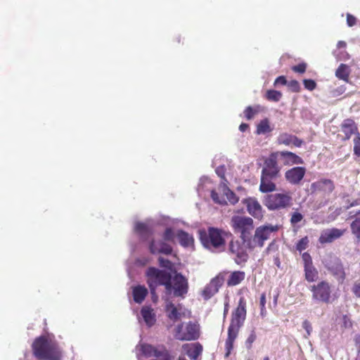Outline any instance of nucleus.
Masks as SVG:
<instances>
[{"label": "nucleus", "instance_id": "nucleus-49", "mask_svg": "<svg viewBox=\"0 0 360 360\" xmlns=\"http://www.w3.org/2000/svg\"><path fill=\"white\" fill-rule=\"evenodd\" d=\"M356 18L351 14L347 15V23L349 27H352L356 24Z\"/></svg>", "mask_w": 360, "mask_h": 360}, {"label": "nucleus", "instance_id": "nucleus-53", "mask_svg": "<svg viewBox=\"0 0 360 360\" xmlns=\"http://www.w3.org/2000/svg\"><path fill=\"white\" fill-rule=\"evenodd\" d=\"M302 143V140L299 139L295 136H293L291 144H293L294 146H295L297 147H300Z\"/></svg>", "mask_w": 360, "mask_h": 360}, {"label": "nucleus", "instance_id": "nucleus-51", "mask_svg": "<svg viewBox=\"0 0 360 360\" xmlns=\"http://www.w3.org/2000/svg\"><path fill=\"white\" fill-rule=\"evenodd\" d=\"M211 197L215 202L219 203V204H223V202H224L223 200H221L219 198L218 193L217 192H215L214 191H212L211 192Z\"/></svg>", "mask_w": 360, "mask_h": 360}, {"label": "nucleus", "instance_id": "nucleus-58", "mask_svg": "<svg viewBox=\"0 0 360 360\" xmlns=\"http://www.w3.org/2000/svg\"><path fill=\"white\" fill-rule=\"evenodd\" d=\"M248 127V124H245V123H243L240 125L239 127V129L241 131H245Z\"/></svg>", "mask_w": 360, "mask_h": 360}, {"label": "nucleus", "instance_id": "nucleus-43", "mask_svg": "<svg viewBox=\"0 0 360 360\" xmlns=\"http://www.w3.org/2000/svg\"><path fill=\"white\" fill-rule=\"evenodd\" d=\"M302 257L304 261V267L312 265L311 257L309 255V254H308L307 252H304L302 254Z\"/></svg>", "mask_w": 360, "mask_h": 360}, {"label": "nucleus", "instance_id": "nucleus-44", "mask_svg": "<svg viewBox=\"0 0 360 360\" xmlns=\"http://www.w3.org/2000/svg\"><path fill=\"white\" fill-rule=\"evenodd\" d=\"M302 327L307 332V335L305 337L307 338V336H309L312 331V327L309 321L307 320L304 321L302 323Z\"/></svg>", "mask_w": 360, "mask_h": 360}, {"label": "nucleus", "instance_id": "nucleus-52", "mask_svg": "<svg viewBox=\"0 0 360 360\" xmlns=\"http://www.w3.org/2000/svg\"><path fill=\"white\" fill-rule=\"evenodd\" d=\"M278 84H282V85L287 84L286 79L283 76H280V77H277L274 82V85L276 86Z\"/></svg>", "mask_w": 360, "mask_h": 360}, {"label": "nucleus", "instance_id": "nucleus-62", "mask_svg": "<svg viewBox=\"0 0 360 360\" xmlns=\"http://www.w3.org/2000/svg\"><path fill=\"white\" fill-rule=\"evenodd\" d=\"M216 172H217V173L219 175H220V174H219V168H218V169H217Z\"/></svg>", "mask_w": 360, "mask_h": 360}, {"label": "nucleus", "instance_id": "nucleus-1", "mask_svg": "<svg viewBox=\"0 0 360 360\" xmlns=\"http://www.w3.org/2000/svg\"><path fill=\"white\" fill-rule=\"evenodd\" d=\"M246 316V302L244 297H240L237 308L233 311L230 326L228 328V338L226 340V356H229L233 349V342L238 336Z\"/></svg>", "mask_w": 360, "mask_h": 360}, {"label": "nucleus", "instance_id": "nucleus-54", "mask_svg": "<svg viewBox=\"0 0 360 360\" xmlns=\"http://www.w3.org/2000/svg\"><path fill=\"white\" fill-rule=\"evenodd\" d=\"M266 304V295L262 293L260 297V306L262 311L264 309Z\"/></svg>", "mask_w": 360, "mask_h": 360}, {"label": "nucleus", "instance_id": "nucleus-36", "mask_svg": "<svg viewBox=\"0 0 360 360\" xmlns=\"http://www.w3.org/2000/svg\"><path fill=\"white\" fill-rule=\"evenodd\" d=\"M259 106L251 107L248 106L244 111L245 116L248 120H251L254 116L259 112Z\"/></svg>", "mask_w": 360, "mask_h": 360}, {"label": "nucleus", "instance_id": "nucleus-40", "mask_svg": "<svg viewBox=\"0 0 360 360\" xmlns=\"http://www.w3.org/2000/svg\"><path fill=\"white\" fill-rule=\"evenodd\" d=\"M354 154L357 156H360V136L358 134V136L354 139Z\"/></svg>", "mask_w": 360, "mask_h": 360}, {"label": "nucleus", "instance_id": "nucleus-27", "mask_svg": "<svg viewBox=\"0 0 360 360\" xmlns=\"http://www.w3.org/2000/svg\"><path fill=\"white\" fill-rule=\"evenodd\" d=\"M166 310L168 317L173 321H177L181 319V313L178 311L177 308L172 302H168L166 305Z\"/></svg>", "mask_w": 360, "mask_h": 360}, {"label": "nucleus", "instance_id": "nucleus-35", "mask_svg": "<svg viewBox=\"0 0 360 360\" xmlns=\"http://www.w3.org/2000/svg\"><path fill=\"white\" fill-rule=\"evenodd\" d=\"M223 191L226 196L227 200L231 204H236L238 201V198L236 197V194L232 192L229 188H227L225 185H223Z\"/></svg>", "mask_w": 360, "mask_h": 360}, {"label": "nucleus", "instance_id": "nucleus-47", "mask_svg": "<svg viewBox=\"0 0 360 360\" xmlns=\"http://www.w3.org/2000/svg\"><path fill=\"white\" fill-rule=\"evenodd\" d=\"M256 340V334L252 331L246 340V345L248 348H250L252 342Z\"/></svg>", "mask_w": 360, "mask_h": 360}, {"label": "nucleus", "instance_id": "nucleus-22", "mask_svg": "<svg viewBox=\"0 0 360 360\" xmlns=\"http://www.w3.org/2000/svg\"><path fill=\"white\" fill-rule=\"evenodd\" d=\"M342 131L345 134L346 139H349L357 131L355 122L350 119L345 120L342 124Z\"/></svg>", "mask_w": 360, "mask_h": 360}, {"label": "nucleus", "instance_id": "nucleus-55", "mask_svg": "<svg viewBox=\"0 0 360 360\" xmlns=\"http://www.w3.org/2000/svg\"><path fill=\"white\" fill-rule=\"evenodd\" d=\"M336 274L340 279L343 280L345 278V273L342 271V268L341 266L338 268Z\"/></svg>", "mask_w": 360, "mask_h": 360}, {"label": "nucleus", "instance_id": "nucleus-29", "mask_svg": "<svg viewBox=\"0 0 360 360\" xmlns=\"http://www.w3.org/2000/svg\"><path fill=\"white\" fill-rule=\"evenodd\" d=\"M177 237L181 245L184 247H188L193 244V237L183 231L178 232Z\"/></svg>", "mask_w": 360, "mask_h": 360}, {"label": "nucleus", "instance_id": "nucleus-14", "mask_svg": "<svg viewBox=\"0 0 360 360\" xmlns=\"http://www.w3.org/2000/svg\"><path fill=\"white\" fill-rule=\"evenodd\" d=\"M346 232V229L337 228L326 229L321 231L319 241L321 244L331 243L341 238Z\"/></svg>", "mask_w": 360, "mask_h": 360}, {"label": "nucleus", "instance_id": "nucleus-63", "mask_svg": "<svg viewBox=\"0 0 360 360\" xmlns=\"http://www.w3.org/2000/svg\"><path fill=\"white\" fill-rule=\"evenodd\" d=\"M264 360H269V357L268 356H266Z\"/></svg>", "mask_w": 360, "mask_h": 360}, {"label": "nucleus", "instance_id": "nucleus-7", "mask_svg": "<svg viewBox=\"0 0 360 360\" xmlns=\"http://www.w3.org/2000/svg\"><path fill=\"white\" fill-rule=\"evenodd\" d=\"M200 336L199 326L189 321L176 326L174 337L179 340H195Z\"/></svg>", "mask_w": 360, "mask_h": 360}, {"label": "nucleus", "instance_id": "nucleus-18", "mask_svg": "<svg viewBox=\"0 0 360 360\" xmlns=\"http://www.w3.org/2000/svg\"><path fill=\"white\" fill-rule=\"evenodd\" d=\"M150 250L153 254L169 255L172 252V249L170 245L164 242L153 240L150 244Z\"/></svg>", "mask_w": 360, "mask_h": 360}, {"label": "nucleus", "instance_id": "nucleus-57", "mask_svg": "<svg viewBox=\"0 0 360 360\" xmlns=\"http://www.w3.org/2000/svg\"><path fill=\"white\" fill-rule=\"evenodd\" d=\"M347 44L344 41H339L337 44V47L338 49L345 48Z\"/></svg>", "mask_w": 360, "mask_h": 360}, {"label": "nucleus", "instance_id": "nucleus-25", "mask_svg": "<svg viewBox=\"0 0 360 360\" xmlns=\"http://www.w3.org/2000/svg\"><path fill=\"white\" fill-rule=\"evenodd\" d=\"M136 350L139 352H140L142 355L147 357H155L156 354H158L160 352V350L157 349L153 346L146 344H142L140 345L139 346H137Z\"/></svg>", "mask_w": 360, "mask_h": 360}, {"label": "nucleus", "instance_id": "nucleus-19", "mask_svg": "<svg viewBox=\"0 0 360 360\" xmlns=\"http://www.w3.org/2000/svg\"><path fill=\"white\" fill-rule=\"evenodd\" d=\"M248 212L255 218H259L262 214V207L259 203L253 198L245 200Z\"/></svg>", "mask_w": 360, "mask_h": 360}, {"label": "nucleus", "instance_id": "nucleus-15", "mask_svg": "<svg viewBox=\"0 0 360 360\" xmlns=\"http://www.w3.org/2000/svg\"><path fill=\"white\" fill-rule=\"evenodd\" d=\"M306 173V169L302 167H295L287 170L285 173V178L288 182L296 185L300 184Z\"/></svg>", "mask_w": 360, "mask_h": 360}, {"label": "nucleus", "instance_id": "nucleus-4", "mask_svg": "<svg viewBox=\"0 0 360 360\" xmlns=\"http://www.w3.org/2000/svg\"><path fill=\"white\" fill-rule=\"evenodd\" d=\"M231 226L236 233H240L244 242H250V236L254 229L253 220L250 217L233 216L231 218Z\"/></svg>", "mask_w": 360, "mask_h": 360}, {"label": "nucleus", "instance_id": "nucleus-2", "mask_svg": "<svg viewBox=\"0 0 360 360\" xmlns=\"http://www.w3.org/2000/svg\"><path fill=\"white\" fill-rule=\"evenodd\" d=\"M34 354L39 359L60 360V352L57 344L44 336L35 340L32 344Z\"/></svg>", "mask_w": 360, "mask_h": 360}, {"label": "nucleus", "instance_id": "nucleus-17", "mask_svg": "<svg viewBox=\"0 0 360 360\" xmlns=\"http://www.w3.org/2000/svg\"><path fill=\"white\" fill-rule=\"evenodd\" d=\"M278 156H280L285 165H301L303 164V160L296 154L288 152L281 151L277 152Z\"/></svg>", "mask_w": 360, "mask_h": 360}, {"label": "nucleus", "instance_id": "nucleus-37", "mask_svg": "<svg viewBox=\"0 0 360 360\" xmlns=\"http://www.w3.org/2000/svg\"><path fill=\"white\" fill-rule=\"evenodd\" d=\"M293 135H290L288 134H282L278 138V141L281 144H284L285 146H290L292 143Z\"/></svg>", "mask_w": 360, "mask_h": 360}, {"label": "nucleus", "instance_id": "nucleus-60", "mask_svg": "<svg viewBox=\"0 0 360 360\" xmlns=\"http://www.w3.org/2000/svg\"><path fill=\"white\" fill-rule=\"evenodd\" d=\"M355 340L357 343H360V335H356L355 337Z\"/></svg>", "mask_w": 360, "mask_h": 360}, {"label": "nucleus", "instance_id": "nucleus-5", "mask_svg": "<svg viewBox=\"0 0 360 360\" xmlns=\"http://www.w3.org/2000/svg\"><path fill=\"white\" fill-rule=\"evenodd\" d=\"M166 291L167 293H172L175 297L184 298L188 291L187 278L179 273H176L173 277L170 276V281L167 285Z\"/></svg>", "mask_w": 360, "mask_h": 360}, {"label": "nucleus", "instance_id": "nucleus-59", "mask_svg": "<svg viewBox=\"0 0 360 360\" xmlns=\"http://www.w3.org/2000/svg\"><path fill=\"white\" fill-rule=\"evenodd\" d=\"M227 312H228V304H226L225 305V308H224V316H226Z\"/></svg>", "mask_w": 360, "mask_h": 360}, {"label": "nucleus", "instance_id": "nucleus-30", "mask_svg": "<svg viewBox=\"0 0 360 360\" xmlns=\"http://www.w3.org/2000/svg\"><path fill=\"white\" fill-rule=\"evenodd\" d=\"M272 131L268 119L262 120L257 127L256 133L257 134H265Z\"/></svg>", "mask_w": 360, "mask_h": 360}, {"label": "nucleus", "instance_id": "nucleus-26", "mask_svg": "<svg viewBox=\"0 0 360 360\" xmlns=\"http://www.w3.org/2000/svg\"><path fill=\"white\" fill-rule=\"evenodd\" d=\"M350 68L348 65L345 64H340L338 69L335 71V76L340 79H342L347 83L349 82V76L350 74Z\"/></svg>", "mask_w": 360, "mask_h": 360}, {"label": "nucleus", "instance_id": "nucleus-9", "mask_svg": "<svg viewBox=\"0 0 360 360\" xmlns=\"http://www.w3.org/2000/svg\"><path fill=\"white\" fill-rule=\"evenodd\" d=\"M278 230L277 226L271 225L261 226L257 228L252 241L248 243V248L252 249L258 245L262 247L264 242L270 238L272 233Z\"/></svg>", "mask_w": 360, "mask_h": 360}, {"label": "nucleus", "instance_id": "nucleus-23", "mask_svg": "<svg viewBox=\"0 0 360 360\" xmlns=\"http://www.w3.org/2000/svg\"><path fill=\"white\" fill-rule=\"evenodd\" d=\"M183 348L186 349V354L192 359H196L202 351V347L199 344H186Z\"/></svg>", "mask_w": 360, "mask_h": 360}, {"label": "nucleus", "instance_id": "nucleus-32", "mask_svg": "<svg viewBox=\"0 0 360 360\" xmlns=\"http://www.w3.org/2000/svg\"><path fill=\"white\" fill-rule=\"evenodd\" d=\"M351 230L356 238H360V212H357V216L351 224Z\"/></svg>", "mask_w": 360, "mask_h": 360}, {"label": "nucleus", "instance_id": "nucleus-11", "mask_svg": "<svg viewBox=\"0 0 360 360\" xmlns=\"http://www.w3.org/2000/svg\"><path fill=\"white\" fill-rule=\"evenodd\" d=\"M247 246L248 247V242L243 240H231L230 242L229 252L234 256V260L238 264L244 263L248 260Z\"/></svg>", "mask_w": 360, "mask_h": 360}, {"label": "nucleus", "instance_id": "nucleus-56", "mask_svg": "<svg viewBox=\"0 0 360 360\" xmlns=\"http://www.w3.org/2000/svg\"><path fill=\"white\" fill-rule=\"evenodd\" d=\"M360 205V198L354 200L349 205V207H354V206H357V205Z\"/></svg>", "mask_w": 360, "mask_h": 360}, {"label": "nucleus", "instance_id": "nucleus-13", "mask_svg": "<svg viewBox=\"0 0 360 360\" xmlns=\"http://www.w3.org/2000/svg\"><path fill=\"white\" fill-rule=\"evenodd\" d=\"M278 156V153H274L264 161V165L262 171V174L276 179L279 176L281 169L276 161Z\"/></svg>", "mask_w": 360, "mask_h": 360}, {"label": "nucleus", "instance_id": "nucleus-24", "mask_svg": "<svg viewBox=\"0 0 360 360\" xmlns=\"http://www.w3.org/2000/svg\"><path fill=\"white\" fill-rule=\"evenodd\" d=\"M132 294L134 302L140 304L148 295V290L143 285H137L133 288Z\"/></svg>", "mask_w": 360, "mask_h": 360}, {"label": "nucleus", "instance_id": "nucleus-50", "mask_svg": "<svg viewBox=\"0 0 360 360\" xmlns=\"http://www.w3.org/2000/svg\"><path fill=\"white\" fill-rule=\"evenodd\" d=\"M353 293L358 297H360V283H355L352 287Z\"/></svg>", "mask_w": 360, "mask_h": 360}, {"label": "nucleus", "instance_id": "nucleus-38", "mask_svg": "<svg viewBox=\"0 0 360 360\" xmlns=\"http://www.w3.org/2000/svg\"><path fill=\"white\" fill-rule=\"evenodd\" d=\"M308 243L309 240L307 237H304L298 241L296 245V248L298 251L302 252V250H304L307 248Z\"/></svg>", "mask_w": 360, "mask_h": 360}, {"label": "nucleus", "instance_id": "nucleus-61", "mask_svg": "<svg viewBox=\"0 0 360 360\" xmlns=\"http://www.w3.org/2000/svg\"><path fill=\"white\" fill-rule=\"evenodd\" d=\"M179 360H186V359L184 357H181V356H180V357L179 358Z\"/></svg>", "mask_w": 360, "mask_h": 360}, {"label": "nucleus", "instance_id": "nucleus-10", "mask_svg": "<svg viewBox=\"0 0 360 360\" xmlns=\"http://www.w3.org/2000/svg\"><path fill=\"white\" fill-rule=\"evenodd\" d=\"M335 189L333 181L328 179H321L311 184V193L325 198L330 195Z\"/></svg>", "mask_w": 360, "mask_h": 360}, {"label": "nucleus", "instance_id": "nucleus-41", "mask_svg": "<svg viewBox=\"0 0 360 360\" xmlns=\"http://www.w3.org/2000/svg\"><path fill=\"white\" fill-rule=\"evenodd\" d=\"M163 238L166 241H172L174 238V233L173 231L169 228L167 229L164 233Z\"/></svg>", "mask_w": 360, "mask_h": 360}, {"label": "nucleus", "instance_id": "nucleus-45", "mask_svg": "<svg viewBox=\"0 0 360 360\" xmlns=\"http://www.w3.org/2000/svg\"><path fill=\"white\" fill-rule=\"evenodd\" d=\"M288 86L294 92H297L300 90V84L296 80H292L288 83Z\"/></svg>", "mask_w": 360, "mask_h": 360}, {"label": "nucleus", "instance_id": "nucleus-64", "mask_svg": "<svg viewBox=\"0 0 360 360\" xmlns=\"http://www.w3.org/2000/svg\"><path fill=\"white\" fill-rule=\"evenodd\" d=\"M271 245H270L268 247L267 250H270V248H271Z\"/></svg>", "mask_w": 360, "mask_h": 360}, {"label": "nucleus", "instance_id": "nucleus-31", "mask_svg": "<svg viewBox=\"0 0 360 360\" xmlns=\"http://www.w3.org/2000/svg\"><path fill=\"white\" fill-rule=\"evenodd\" d=\"M304 271H305V278L309 282H313L315 281L318 278V271L316 269L311 266H308L304 267Z\"/></svg>", "mask_w": 360, "mask_h": 360}, {"label": "nucleus", "instance_id": "nucleus-16", "mask_svg": "<svg viewBox=\"0 0 360 360\" xmlns=\"http://www.w3.org/2000/svg\"><path fill=\"white\" fill-rule=\"evenodd\" d=\"M222 284V280L219 277L212 278L210 282L202 290L201 295L207 300L215 295Z\"/></svg>", "mask_w": 360, "mask_h": 360}, {"label": "nucleus", "instance_id": "nucleus-20", "mask_svg": "<svg viewBox=\"0 0 360 360\" xmlns=\"http://www.w3.org/2000/svg\"><path fill=\"white\" fill-rule=\"evenodd\" d=\"M276 178L262 174L259 190L262 193L271 192L276 190V185L272 180Z\"/></svg>", "mask_w": 360, "mask_h": 360}, {"label": "nucleus", "instance_id": "nucleus-42", "mask_svg": "<svg viewBox=\"0 0 360 360\" xmlns=\"http://www.w3.org/2000/svg\"><path fill=\"white\" fill-rule=\"evenodd\" d=\"M303 82L304 87L308 90L312 91L316 88V82L312 79H304Z\"/></svg>", "mask_w": 360, "mask_h": 360}, {"label": "nucleus", "instance_id": "nucleus-33", "mask_svg": "<svg viewBox=\"0 0 360 360\" xmlns=\"http://www.w3.org/2000/svg\"><path fill=\"white\" fill-rule=\"evenodd\" d=\"M135 231L143 237H145L150 233L149 227L146 224L141 222H137L136 224Z\"/></svg>", "mask_w": 360, "mask_h": 360}, {"label": "nucleus", "instance_id": "nucleus-6", "mask_svg": "<svg viewBox=\"0 0 360 360\" xmlns=\"http://www.w3.org/2000/svg\"><path fill=\"white\" fill-rule=\"evenodd\" d=\"M170 274L165 271L160 270L155 267H150L146 271L147 283L149 285L150 292L155 294V288L158 285H165V289L167 285L170 281Z\"/></svg>", "mask_w": 360, "mask_h": 360}, {"label": "nucleus", "instance_id": "nucleus-39", "mask_svg": "<svg viewBox=\"0 0 360 360\" xmlns=\"http://www.w3.org/2000/svg\"><path fill=\"white\" fill-rule=\"evenodd\" d=\"M303 219V215L297 212L292 213L290 219V222L292 225H295L300 222Z\"/></svg>", "mask_w": 360, "mask_h": 360}, {"label": "nucleus", "instance_id": "nucleus-3", "mask_svg": "<svg viewBox=\"0 0 360 360\" xmlns=\"http://www.w3.org/2000/svg\"><path fill=\"white\" fill-rule=\"evenodd\" d=\"M222 231L218 229L210 227L207 231H200V238L203 246L212 252L224 250L225 240Z\"/></svg>", "mask_w": 360, "mask_h": 360}, {"label": "nucleus", "instance_id": "nucleus-48", "mask_svg": "<svg viewBox=\"0 0 360 360\" xmlns=\"http://www.w3.org/2000/svg\"><path fill=\"white\" fill-rule=\"evenodd\" d=\"M292 70L299 73H303L306 70V65L304 63L299 64L297 65H295L292 68Z\"/></svg>", "mask_w": 360, "mask_h": 360}, {"label": "nucleus", "instance_id": "nucleus-46", "mask_svg": "<svg viewBox=\"0 0 360 360\" xmlns=\"http://www.w3.org/2000/svg\"><path fill=\"white\" fill-rule=\"evenodd\" d=\"M159 264L161 266L165 267L167 269L172 268V263L167 259H164L163 257H159Z\"/></svg>", "mask_w": 360, "mask_h": 360}, {"label": "nucleus", "instance_id": "nucleus-12", "mask_svg": "<svg viewBox=\"0 0 360 360\" xmlns=\"http://www.w3.org/2000/svg\"><path fill=\"white\" fill-rule=\"evenodd\" d=\"M312 298L316 301L328 302L330 297V287L328 283L321 281L317 285L311 286Z\"/></svg>", "mask_w": 360, "mask_h": 360}, {"label": "nucleus", "instance_id": "nucleus-28", "mask_svg": "<svg viewBox=\"0 0 360 360\" xmlns=\"http://www.w3.org/2000/svg\"><path fill=\"white\" fill-rule=\"evenodd\" d=\"M244 278L245 273L243 271H234L229 276L227 283L229 285H236Z\"/></svg>", "mask_w": 360, "mask_h": 360}, {"label": "nucleus", "instance_id": "nucleus-21", "mask_svg": "<svg viewBox=\"0 0 360 360\" xmlns=\"http://www.w3.org/2000/svg\"><path fill=\"white\" fill-rule=\"evenodd\" d=\"M141 314L145 323L148 326H151L155 323L156 321L155 314L151 307L148 306L143 307L141 311Z\"/></svg>", "mask_w": 360, "mask_h": 360}, {"label": "nucleus", "instance_id": "nucleus-34", "mask_svg": "<svg viewBox=\"0 0 360 360\" xmlns=\"http://www.w3.org/2000/svg\"><path fill=\"white\" fill-rule=\"evenodd\" d=\"M266 97L269 101L278 102L281 98L282 94L278 91L268 90L266 94Z\"/></svg>", "mask_w": 360, "mask_h": 360}, {"label": "nucleus", "instance_id": "nucleus-8", "mask_svg": "<svg viewBox=\"0 0 360 360\" xmlns=\"http://www.w3.org/2000/svg\"><path fill=\"white\" fill-rule=\"evenodd\" d=\"M292 198L287 193H272L265 199V205L271 210L283 209L291 203Z\"/></svg>", "mask_w": 360, "mask_h": 360}]
</instances>
